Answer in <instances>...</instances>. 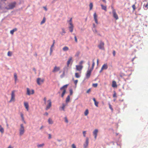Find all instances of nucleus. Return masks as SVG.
I'll return each instance as SVG.
<instances>
[{"mask_svg":"<svg viewBox=\"0 0 148 148\" xmlns=\"http://www.w3.org/2000/svg\"><path fill=\"white\" fill-rule=\"evenodd\" d=\"M16 3V2H13L9 4L5 8L7 10H10L13 9L15 6Z\"/></svg>","mask_w":148,"mask_h":148,"instance_id":"obj_1","label":"nucleus"},{"mask_svg":"<svg viewBox=\"0 0 148 148\" xmlns=\"http://www.w3.org/2000/svg\"><path fill=\"white\" fill-rule=\"evenodd\" d=\"M68 84L64 85L63 86L61 87L60 88V90H63L61 95V96L62 97H64V95L65 93H66V89L67 88V86H68Z\"/></svg>","mask_w":148,"mask_h":148,"instance_id":"obj_2","label":"nucleus"},{"mask_svg":"<svg viewBox=\"0 0 148 148\" xmlns=\"http://www.w3.org/2000/svg\"><path fill=\"white\" fill-rule=\"evenodd\" d=\"M112 9L113 16L116 20H117L119 19L118 15L117 14L115 10L113 8V7H112Z\"/></svg>","mask_w":148,"mask_h":148,"instance_id":"obj_3","label":"nucleus"},{"mask_svg":"<svg viewBox=\"0 0 148 148\" xmlns=\"http://www.w3.org/2000/svg\"><path fill=\"white\" fill-rule=\"evenodd\" d=\"M21 127L19 130V134L20 136L23 135L25 132L24 127L23 124L20 125Z\"/></svg>","mask_w":148,"mask_h":148,"instance_id":"obj_4","label":"nucleus"},{"mask_svg":"<svg viewBox=\"0 0 148 148\" xmlns=\"http://www.w3.org/2000/svg\"><path fill=\"white\" fill-rule=\"evenodd\" d=\"M104 42L102 41H100L99 44L98 45V47L99 49H100L102 50H104Z\"/></svg>","mask_w":148,"mask_h":148,"instance_id":"obj_5","label":"nucleus"},{"mask_svg":"<svg viewBox=\"0 0 148 148\" xmlns=\"http://www.w3.org/2000/svg\"><path fill=\"white\" fill-rule=\"evenodd\" d=\"M47 106L46 108V110L49 109L51 106V102L50 99L48 100L46 103Z\"/></svg>","mask_w":148,"mask_h":148,"instance_id":"obj_6","label":"nucleus"},{"mask_svg":"<svg viewBox=\"0 0 148 148\" xmlns=\"http://www.w3.org/2000/svg\"><path fill=\"white\" fill-rule=\"evenodd\" d=\"M34 92L33 90H30L29 88H27V94L28 95H30L31 94H33L34 93Z\"/></svg>","mask_w":148,"mask_h":148,"instance_id":"obj_7","label":"nucleus"},{"mask_svg":"<svg viewBox=\"0 0 148 148\" xmlns=\"http://www.w3.org/2000/svg\"><path fill=\"white\" fill-rule=\"evenodd\" d=\"M83 68V66L82 65H77L76 66V70L79 71L80 72V73H81V71Z\"/></svg>","mask_w":148,"mask_h":148,"instance_id":"obj_8","label":"nucleus"},{"mask_svg":"<svg viewBox=\"0 0 148 148\" xmlns=\"http://www.w3.org/2000/svg\"><path fill=\"white\" fill-rule=\"evenodd\" d=\"M92 70H88L86 72V78L87 79H88L90 77L91 75V72L92 71Z\"/></svg>","mask_w":148,"mask_h":148,"instance_id":"obj_9","label":"nucleus"},{"mask_svg":"<svg viewBox=\"0 0 148 148\" xmlns=\"http://www.w3.org/2000/svg\"><path fill=\"white\" fill-rule=\"evenodd\" d=\"M44 82V80L43 79H41L40 78H38L37 79V84L38 85H40Z\"/></svg>","mask_w":148,"mask_h":148,"instance_id":"obj_10","label":"nucleus"},{"mask_svg":"<svg viewBox=\"0 0 148 148\" xmlns=\"http://www.w3.org/2000/svg\"><path fill=\"white\" fill-rule=\"evenodd\" d=\"M15 92V91L14 90H13L12 92L11 95V99L10 101V102L13 101H14V100L15 96V94H14Z\"/></svg>","mask_w":148,"mask_h":148,"instance_id":"obj_11","label":"nucleus"},{"mask_svg":"<svg viewBox=\"0 0 148 148\" xmlns=\"http://www.w3.org/2000/svg\"><path fill=\"white\" fill-rule=\"evenodd\" d=\"M89 143V139L88 137L86 138L85 142L84 144V148H87L88 146Z\"/></svg>","mask_w":148,"mask_h":148,"instance_id":"obj_12","label":"nucleus"},{"mask_svg":"<svg viewBox=\"0 0 148 148\" xmlns=\"http://www.w3.org/2000/svg\"><path fill=\"white\" fill-rule=\"evenodd\" d=\"M98 132V130L97 129H96L93 132V134L94 136V137L95 139H96L97 138Z\"/></svg>","mask_w":148,"mask_h":148,"instance_id":"obj_13","label":"nucleus"},{"mask_svg":"<svg viewBox=\"0 0 148 148\" xmlns=\"http://www.w3.org/2000/svg\"><path fill=\"white\" fill-rule=\"evenodd\" d=\"M60 69V68L59 67H57L56 66L54 67V69L52 71V72L53 73H55L58 71H59Z\"/></svg>","mask_w":148,"mask_h":148,"instance_id":"obj_14","label":"nucleus"},{"mask_svg":"<svg viewBox=\"0 0 148 148\" xmlns=\"http://www.w3.org/2000/svg\"><path fill=\"white\" fill-rule=\"evenodd\" d=\"M108 65L107 64H104L102 66L100 71H102L103 70L107 69Z\"/></svg>","mask_w":148,"mask_h":148,"instance_id":"obj_15","label":"nucleus"},{"mask_svg":"<svg viewBox=\"0 0 148 148\" xmlns=\"http://www.w3.org/2000/svg\"><path fill=\"white\" fill-rule=\"evenodd\" d=\"M24 105L27 110L28 111L29 110V107L28 103L27 102H24Z\"/></svg>","mask_w":148,"mask_h":148,"instance_id":"obj_16","label":"nucleus"},{"mask_svg":"<svg viewBox=\"0 0 148 148\" xmlns=\"http://www.w3.org/2000/svg\"><path fill=\"white\" fill-rule=\"evenodd\" d=\"M101 6L102 10H104L105 11H107V6L106 5H104L103 4H101Z\"/></svg>","mask_w":148,"mask_h":148,"instance_id":"obj_17","label":"nucleus"},{"mask_svg":"<svg viewBox=\"0 0 148 148\" xmlns=\"http://www.w3.org/2000/svg\"><path fill=\"white\" fill-rule=\"evenodd\" d=\"M72 57H70L69 58V59L68 61L67 62V65L68 66H69V64L71 62L72 60Z\"/></svg>","mask_w":148,"mask_h":148,"instance_id":"obj_18","label":"nucleus"},{"mask_svg":"<svg viewBox=\"0 0 148 148\" xmlns=\"http://www.w3.org/2000/svg\"><path fill=\"white\" fill-rule=\"evenodd\" d=\"M93 100L94 102V103H95V106L96 107H98V104L99 103L98 102L96 101V100L95 98H93Z\"/></svg>","mask_w":148,"mask_h":148,"instance_id":"obj_19","label":"nucleus"},{"mask_svg":"<svg viewBox=\"0 0 148 148\" xmlns=\"http://www.w3.org/2000/svg\"><path fill=\"white\" fill-rule=\"evenodd\" d=\"M112 86L113 87H117V86L116 85V82L115 81H112Z\"/></svg>","mask_w":148,"mask_h":148,"instance_id":"obj_20","label":"nucleus"},{"mask_svg":"<svg viewBox=\"0 0 148 148\" xmlns=\"http://www.w3.org/2000/svg\"><path fill=\"white\" fill-rule=\"evenodd\" d=\"M80 74L81 73H80V72L79 73H75V76L77 78H79L81 76Z\"/></svg>","mask_w":148,"mask_h":148,"instance_id":"obj_21","label":"nucleus"},{"mask_svg":"<svg viewBox=\"0 0 148 148\" xmlns=\"http://www.w3.org/2000/svg\"><path fill=\"white\" fill-rule=\"evenodd\" d=\"M17 31V29L16 28H15L13 29L12 30H11L10 31V33L12 34H14V32L16 31Z\"/></svg>","mask_w":148,"mask_h":148,"instance_id":"obj_22","label":"nucleus"},{"mask_svg":"<svg viewBox=\"0 0 148 148\" xmlns=\"http://www.w3.org/2000/svg\"><path fill=\"white\" fill-rule=\"evenodd\" d=\"M48 122L49 124H52L53 123V122L51 119L49 118L48 119Z\"/></svg>","mask_w":148,"mask_h":148,"instance_id":"obj_23","label":"nucleus"},{"mask_svg":"<svg viewBox=\"0 0 148 148\" xmlns=\"http://www.w3.org/2000/svg\"><path fill=\"white\" fill-rule=\"evenodd\" d=\"M70 97L69 95L68 96L67 98L66 99V103H68L70 101Z\"/></svg>","mask_w":148,"mask_h":148,"instance_id":"obj_24","label":"nucleus"},{"mask_svg":"<svg viewBox=\"0 0 148 148\" xmlns=\"http://www.w3.org/2000/svg\"><path fill=\"white\" fill-rule=\"evenodd\" d=\"M95 65V62H94V60L93 59L92 60V68L90 70L92 71V70L93 69Z\"/></svg>","mask_w":148,"mask_h":148,"instance_id":"obj_25","label":"nucleus"},{"mask_svg":"<svg viewBox=\"0 0 148 148\" xmlns=\"http://www.w3.org/2000/svg\"><path fill=\"white\" fill-rule=\"evenodd\" d=\"M14 78H15V83H16V81L17 80V74H16V73H15L14 74Z\"/></svg>","mask_w":148,"mask_h":148,"instance_id":"obj_26","label":"nucleus"},{"mask_svg":"<svg viewBox=\"0 0 148 148\" xmlns=\"http://www.w3.org/2000/svg\"><path fill=\"white\" fill-rule=\"evenodd\" d=\"M62 49L64 51H66L69 50V48L65 46L62 48Z\"/></svg>","mask_w":148,"mask_h":148,"instance_id":"obj_27","label":"nucleus"},{"mask_svg":"<svg viewBox=\"0 0 148 148\" xmlns=\"http://www.w3.org/2000/svg\"><path fill=\"white\" fill-rule=\"evenodd\" d=\"M73 26H70L69 27V29L70 31L71 32H73Z\"/></svg>","mask_w":148,"mask_h":148,"instance_id":"obj_28","label":"nucleus"},{"mask_svg":"<svg viewBox=\"0 0 148 148\" xmlns=\"http://www.w3.org/2000/svg\"><path fill=\"white\" fill-rule=\"evenodd\" d=\"M0 132L2 133H3L4 132V130L2 127L1 125H0Z\"/></svg>","mask_w":148,"mask_h":148,"instance_id":"obj_29","label":"nucleus"},{"mask_svg":"<svg viewBox=\"0 0 148 148\" xmlns=\"http://www.w3.org/2000/svg\"><path fill=\"white\" fill-rule=\"evenodd\" d=\"M62 106L61 108V109L60 110H62L63 111H65L64 109H65V107L66 106V105L65 104H62Z\"/></svg>","mask_w":148,"mask_h":148,"instance_id":"obj_30","label":"nucleus"},{"mask_svg":"<svg viewBox=\"0 0 148 148\" xmlns=\"http://www.w3.org/2000/svg\"><path fill=\"white\" fill-rule=\"evenodd\" d=\"M89 113L88 110V109H86V110L84 112V115L85 116H86L88 115V114Z\"/></svg>","mask_w":148,"mask_h":148,"instance_id":"obj_31","label":"nucleus"},{"mask_svg":"<svg viewBox=\"0 0 148 148\" xmlns=\"http://www.w3.org/2000/svg\"><path fill=\"white\" fill-rule=\"evenodd\" d=\"M62 32L61 33V34L63 35L66 33V32L65 31V29L64 28H62Z\"/></svg>","mask_w":148,"mask_h":148,"instance_id":"obj_32","label":"nucleus"},{"mask_svg":"<svg viewBox=\"0 0 148 148\" xmlns=\"http://www.w3.org/2000/svg\"><path fill=\"white\" fill-rule=\"evenodd\" d=\"M93 6V5L92 3H90L89 4L90 10L92 9Z\"/></svg>","mask_w":148,"mask_h":148,"instance_id":"obj_33","label":"nucleus"},{"mask_svg":"<svg viewBox=\"0 0 148 148\" xmlns=\"http://www.w3.org/2000/svg\"><path fill=\"white\" fill-rule=\"evenodd\" d=\"M46 21V18L45 17H44L42 20L41 22V24H42L43 23H44L45 22V21Z\"/></svg>","mask_w":148,"mask_h":148,"instance_id":"obj_34","label":"nucleus"},{"mask_svg":"<svg viewBox=\"0 0 148 148\" xmlns=\"http://www.w3.org/2000/svg\"><path fill=\"white\" fill-rule=\"evenodd\" d=\"M44 145V143L42 144H41L38 145H37V147H42Z\"/></svg>","mask_w":148,"mask_h":148,"instance_id":"obj_35","label":"nucleus"},{"mask_svg":"<svg viewBox=\"0 0 148 148\" xmlns=\"http://www.w3.org/2000/svg\"><path fill=\"white\" fill-rule=\"evenodd\" d=\"M94 19H97V16L96 13H95L94 14Z\"/></svg>","mask_w":148,"mask_h":148,"instance_id":"obj_36","label":"nucleus"},{"mask_svg":"<svg viewBox=\"0 0 148 148\" xmlns=\"http://www.w3.org/2000/svg\"><path fill=\"white\" fill-rule=\"evenodd\" d=\"M98 85V84L97 83H95L93 84L92 86L94 87H96Z\"/></svg>","mask_w":148,"mask_h":148,"instance_id":"obj_37","label":"nucleus"},{"mask_svg":"<svg viewBox=\"0 0 148 148\" xmlns=\"http://www.w3.org/2000/svg\"><path fill=\"white\" fill-rule=\"evenodd\" d=\"M12 55V53L10 51H8V55L9 56H11Z\"/></svg>","mask_w":148,"mask_h":148,"instance_id":"obj_38","label":"nucleus"},{"mask_svg":"<svg viewBox=\"0 0 148 148\" xmlns=\"http://www.w3.org/2000/svg\"><path fill=\"white\" fill-rule=\"evenodd\" d=\"M69 91L70 93V95H71L73 93V91L72 90V89H70L69 90Z\"/></svg>","mask_w":148,"mask_h":148,"instance_id":"obj_39","label":"nucleus"},{"mask_svg":"<svg viewBox=\"0 0 148 148\" xmlns=\"http://www.w3.org/2000/svg\"><path fill=\"white\" fill-rule=\"evenodd\" d=\"M83 136L84 137H86V131H84L83 132Z\"/></svg>","mask_w":148,"mask_h":148,"instance_id":"obj_40","label":"nucleus"},{"mask_svg":"<svg viewBox=\"0 0 148 148\" xmlns=\"http://www.w3.org/2000/svg\"><path fill=\"white\" fill-rule=\"evenodd\" d=\"M132 8L133 9V10L134 11L136 9V7L135 4H134L132 5Z\"/></svg>","mask_w":148,"mask_h":148,"instance_id":"obj_41","label":"nucleus"},{"mask_svg":"<svg viewBox=\"0 0 148 148\" xmlns=\"http://www.w3.org/2000/svg\"><path fill=\"white\" fill-rule=\"evenodd\" d=\"M64 119H65V122L66 123H68V119H67V117H65L64 118Z\"/></svg>","mask_w":148,"mask_h":148,"instance_id":"obj_42","label":"nucleus"},{"mask_svg":"<svg viewBox=\"0 0 148 148\" xmlns=\"http://www.w3.org/2000/svg\"><path fill=\"white\" fill-rule=\"evenodd\" d=\"M44 103L45 104H46V103L47 102L46 101V97H45L44 98Z\"/></svg>","mask_w":148,"mask_h":148,"instance_id":"obj_43","label":"nucleus"},{"mask_svg":"<svg viewBox=\"0 0 148 148\" xmlns=\"http://www.w3.org/2000/svg\"><path fill=\"white\" fill-rule=\"evenodd\" d=\"M65 75V72L64 71L62 75H61V77H63Z\"/></svg>","mask_w":148,"mask_h":148,"instance_id":"obj_44","label":"nucleus"},{"mask_svg":"<svg viewBox=\"0 0 148 148\" xmlns=\"http://www.w3.org/2000/svg\"><path fill=\"white\" fill-rule=\"evenodd\" d=\"M112 53L113 56H115L116 55V52L114 50L113 51Z\"/></svg>","mask_w":148,"mask_h":148,"instance_id":"obj_45","label":"nucleus"},{"mask_svg":"<svg viewBox=\"0 0 148 148\" xmlns=\"http://www.w3.org/2000/svg\"><path fill=\"white\" fill-rule=\"evenodd\" d=\"M109 107L110 109L112 111H113V109L112 108V106L110 104H109Z\"/></svg>","mask_w":148,"mask_h":148,"instance_id":"obj_46","label":"nucleus"},{"mask_svg":"<svg viewBox=\"0 0 148 148\" xmlns=\"http://www.w3.org/2000/svg\"><path fill=\"white\" fill-rule=\"evenodd\" d=\"M78 82V80H76L74 81V83L75 84V85H76L77 83Z\"/></svg>","mask_w":148,"mask_h":148,"instance_id":"obj_47","label":"nucleus"},{"mask_svg":"<svg viewBox=\"0 0 148 148\" xmlns=\"http://www.w3.org/2000/svg\"><path fill=\"white\" fill-rule=\"evenodd\" d=\"M72 148H76V146L74 144H73L72 145Z\"/></svg>","mask_w":148,"mask_h":148,"instance_id":"obj_48","label":"nucleus"},{"mask_svg":"<svg viewBox=\"0 0 148 148\" xmlns=\"http://www.w3.org/2000/svg\"><path fill=\"white\" fill-rule=\"evenodd\" d=\"M74 38L75 39V42H77V40L76 36H75Z\"/></svg>","mask_w":148,"mask_h":148,"instance_id":"obj_49","label":"nucleus"},{"mask_svg":"<svg viewBox=\"0 0 148 148\" xmlns=\"http://www.w3.org/2000/svg\"><path fill=\"white\" fill-rule=\"evenodd\" d=\"M72 18H71L70 20H69V21H68V22H69V23H71V22H72Z\"/></svg>","mask_w":148,"mask_h":148,"instance_id":"obj_50","label":"nucleus"},{"mask_svg":"<svg viewBox=\"0 0 148 148\" xmlns=\"http://www.w3.org/2000/svg\"><path fill=\"white\" fill-rule=\"evenodd\" d=\"M94 20H95V22L96 23H97V24H98V21H97V19H94Z\"/></svg>","mask_w":148,"mask_h":148,"instance_id":"obj_51","label":"nucleus"},{"mask_svg":"<svg viewBox=\"0 0 148 148\" xmlns=\"http://www.w3.org/2000/svg\"><path fill=\"white\" fill-rule=\"evenodd\" d=\"M90 89H88L87 91L86 92L87 93H88L89 92H90Z\"/></svg>","mask_w":148,"mask_h":148,"instance_id":"obj_52","label":"nucleus"},{"mask_svg":"<svg viewBox=\"0 0 148 148\" xmlns=\"http://www.w3.org/2000/svg\"><path fill=\"white\" fill-rule=\"evenodd\" d=\"M69 24L70 25V26H73V25L72 24V22L69 23Z\"/></svg>","mask_w":148,"mask_h":148,"instance_id":"obj_53","label":"nucleus"},{"mask_svg":"<svg viewBox=\"0 0 148 148\" xmlns=\"http://www.w3.org/2000/svg\"><path fill=\"white\" fill-rule=\"evenodd\" d=\"M49 139H50L51 138V134H49Z\"/></svg>","mask_w":148,"mask_h":148,"instance_id":"obj_54","label":"nucleus"},{"mask_svg":"<svg viewBox=\"0 0 148 148\" xmlns=\"http://www.w3.org/2000/svg\"><path fill=\"white\" fill-rule=\"evenodd\" d=\"M148 6V3H147L145 5V7L146 8H147Z\"/></svg>","mask_w":148,"mask_h":148,"instance_id":"obj_55","label":"nucleus"},{"mask_svg":"<svg viewBox=\"0 0 148 148\" xmlns=\"http://www.w3.org/2000/svg\"><path fill=\"white\" fill-rule=\"evenodd\" d=\"M50 51L51 53H52V52L53 51V50H52V48H50Z\"/></svg>","mask_w":148,"mask_h":148,"instance_id":"obj_56","label":"nucleus"},{"mask_svg":"<svg viewBox=\"0 0 148 148\" xmlns=\"http://www.w3.org/2000/svg\"><path fill=\"white\" fill-rule=\"evenodd\" d=\"M102 0L104 3H106V0Z\"/></svg>","mask_w":148,"mask_h":148,"instance_id":"obj_57","label":"nucleus"},{"mask_svg":"<svg viewBox=\"0 0 148 148\" xmlns=\"http://www.w3.org/2000/svg\"><path fill=\"white\" fill-rule=\"evenodd\" d=\"M99 64V59H97V64L98 65Z\"/></svg>","mask_w":148,"mask_h":148,"instance_id":"obj_58","label":"nucleus"},{"mask_svg":"<svg viewBox=\"0 0 148 148\" xmlns=\"http://www.w3.org/2000/svg\"><path fill=\"white\" fill-rule=\"evenodd\" d=\"M45 115H48V113L47 112H46L45 113Z\"/></svg>","mask_w":148,"mask_h":148,"instance_id":"obj_59","label":"nucleus"},{"mask_svg":"<svg viewBox=\"0 0 148 148\" xmlns=\"http://www.w3.org/2000/svg\"><path fill=\"white\" fill-rule=\"evenodd\" d=\"M54 46V44H53L51 45V48H52Z\"/></svg>","mask_w":148,"mask_h":148,"instance_id":"obj_60","label":"nucleus"},{"mask_svg":"<svg viewBox=\"0 0 148 148\" xmlns=\"http://www.w3.org/2000/svg\"><path fill=\"white\" fill-rule=\"evenodd\" d=\"M83 61H81L80 62V64H81L82 63H83Z\"/></svg>","mask_w":148,"mask_h":148,"instance_id":"obj_61","label":"nucleus"},{"mask_svg":"<svg viewBox=\"0 0 148 148\" xmlns=\"http://www.w3.org/2000/svg\"><path fill=\"white\" fill-rule=\"evenodd\" d=\"M43 126H42L40 128V129L41 130V129H42L43 128Z\"/></svg>","mask_w":148,"mask_h":148,"instance_id":"obj_62","label":"nucleus"},{"mask_svg":"<svg viewBox=\"0 0 148 148\" xmlns=\"http://www.w3.org/2000/svg\"><path fill=\"white\" fill-rule=\"evenodd\" d=\"M55 43V40H54L53 41V44H54Z\"/></svg>","mask_w":148,"mask_h":148,"instance_id":"obj_63","label":"nucleus"},{"mask_svg":"<svg viewBox=\"0 0 148 148\" xmlns=\"http://www.w3.org/2000/svg\"><path fill=\"white\" fill-rule=\"evenodd\" d=\"M93 26L94 27H95V25L94 24H93Z\"/></svg>","mask_w":148,"mask_h":148,"instance_id":"obj_64","label":"nucleus"}]
</instances>
